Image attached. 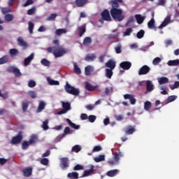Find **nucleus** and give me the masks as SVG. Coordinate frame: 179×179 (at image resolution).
<instances>
[{"mask_svg": "<svg viewBox=\"0 0 179 179\" xmlns=\"http://www.w3.org/2000/svg\"><path fill=\"white\" fill-rule=\"evenodd\" d=\"M53 44L55 45L48 48L47 52H52L55 58H60V57H64L65 54H68V50L59 45V41L58 40L53 41Z\"/></svg>", "mask_w": 179, "mask_h": 179, "instance_id": "f257e3e1", "label": "nucleus"}, {"mask_svg": "<svg viewBox=\"0 0 179 179\" xmlns=\"http://www.w3.org/2000/svg\"><path fill=\"white\" fill-rule=\"evenodd\" d=\"M112 2V8L110 9V13L113 19L117 22H122V20L125 19V16L122 14V9L118 8H120L119 3H117L115 1Z\"/></svg>", "mask_w": 179, "mask_h": 179, "instance_id": "f03ea898", "label": "nucleus"}, {"mask_svg": "<svg viewBox=\"0 0 179 179\" xmlns=\"http://www.w3.org/2000/svg\"><path fill=\"white\" fill-rule=\"evenodd\" d=\"M124 157V153L119 151L118 152H115L114 154L113 159H110L108 162L109 166H117V164H120V158Z\"/></svg>", "mask_w": 179, "mask_h": 179, "instance_id": "7ed1b4c3", "label": "nucleus"}, {"mask_svg": "<svg viewBox=\"0 0 179 179\" xmlns=\"http://www.w3.org/2000/svg\"><path fill=\"white\" fill-rule=\"evenodd\" d=\"M101 19H100L99 20V22H100V23H104V20L106 22H111V15H110V11L107 9H105L102 11L101 14Z\"/></svg>", "mask_w": 179, "mask_h": 179, "instance_id": "20e7f679", "label": "nucleus"}, {"mask_svg": "<svg viewBox=\"0 0 179 179\" xmlns=\"http://www.w3.org/2000/svg\"><path fill=\"white\" fill-rule=\"evenodd\" d=\"M65 90L69 94H73V96H78L80 93L79 90L71 86L69 83L66 84Z\"/></svg>", "mask_w": 179, "mask_h": 179, "instance_id": "39448f33", "label": "nucleus"}, {"mask_svg": "<svg viewBox=\"0 0 179 179\" xmlns=\"http://www.w3.org/2000/svg\"><path fill=\"white\" fill-rule=\"evenodd\" d=\"M22 141H23V132L19 131L17 136L12 138L11 143L12 145H17L20 143Z\"/></svg>", "mask_w": 179, "mask_h": 179, "instance_id": "423d86ee", "label": "nucleus"}, {"mask_svg": "<svg viewBox=\"0 0 179 179\" xmlns=\"http://www.w3.org/2000/svg\"><path fill=\"white\" fill-rule=\"evenodd\" d=\"M63 109L58 112V115H61V114H66L69 110H71V103L69 102H62Z\"/></svg>", "mask_w": 179, "mask_h": 179, "instance_id": "0eeeda50", "label": "nucleus"}, {"mask_svg": "<svg viewBox=\"0 0 179 179\" xmlns=\"http://www.w3.org/2000/svg\"><path fill=\"white\" fill-rule=\"evenodd\" d=\"M60 167L63 170H66L69 167V159L68 157H62L60 159Z\"/></svg>", "mask_w": 179, "mask_h": 179, "instance_id": "6e6552de", "label": "nucleus"}, {"mask_svg": "<svg viewBox=\"0 0 179 179\" xmlns=\"http://www.w3.org/2000/svg\"><path fill=\"white\" fill-rule=\"evenodd\" d=\"M22 173L24 177H31V174H33V168L30 166L24 168L22 171Z\"/></svg>", "mask_w": 179, "mask_h": 179, "instance_id": "1a4fd4ad", "label": "nucleus"}, {"mask_svg": "<svg viewBox=\"0 0 179 179\" xmlns=\"http://www.w3.org/2000/svg\"><path fill=\"white\" fill-rule=\"evenodd\" d=\"M150 72V67H149L148 65H144L141 67V69L138 71V75H148V73Z\"/></svg>", "mask_w": 179, "mask_h": 179, "instance_id": "9d476101", "label": "nucleus"}, {"mask_svg": "<svg viewBox=\"0 0 179 179\" xmlns=\"http://www.w3.org/2000/svg\"><path fill=\"white\" fill-rule=\"evenodd\" d=\"M124 100H129L131 104L133 106L136 104V99H135V96L129 94H126L124 95Z\"/></svg>", "mask_w": 179, "mask_h": 179, "instance_id": "9b49d317", "label": "nucleus"}, {"mask_svg": "<svg viewBox=\"0 0 179 179\" xmlns=\"http://www.w3.org/2000/svg\"><path fill=\"white\" fill-rule=\"evenodd\" d=\"M120 66L124 71H129V69H131V66H132V63L131 62H122L120 64Z\"/></svg>", "mask_w": 179, "mask_h": 179, "instance_id": "f8f14e48", "label": "nucleus"}, {"mask_svg": "<svg viewBox=\"0 0 179 179\" xmlns=\"http://www.w3.org/2000/svg\"><path fill=\"white\" fill-rule=\"evenodd\" d=\"M17 44L18 45H20V47H22L24 50H26V48L29 47V45L27 44V43L24 41V40L22 37H18Z\"/></svg>", "mask_w": 179, "mask_h": 179, "instance_id": "ddd939ff", "label": "nucleus"}, {"mask_svg": "<svg viewBox=\"0 0 179 179\" xmlns=\"http://www.w3.org/2000/svg\"><path fill=\"white\" fill-rule=\"evenodd\" d=\"M135 131H136V129H135V127L131 126V125L127 126L124 129V131L126 135H132V134H134V132H135Z\"/></svg>", "mask_w": 179, "mask_h": 179, "instance_id": "4468645a", "label": "nucleus"}, {"mask_svg": "<svg viewBox=\"0 0 179 179\" xmlns=\"http://www.w3.org/2000/svg\"><path fill=\"white\" fill-rule=\"evenodd\" d=\"M116 64L117 63L115 62V61H114L113 59H109L105 64V66H106V68H109V69L114 70V69H115Z\"/></svg>", "mask_w": 179, "mask_h": 179, "instance_id": "2eb2a0df", "label": "nucleus"}, {"mask_svg": "<svg viewBox=\"0 0 179 179\" xmlns=\"http://www.w3.org/2000/svg\"><path fill=\"white\" fill-rule=\"evenodd\" d=\"M170 22H171V17L168 15L162 22V23L158 27V29H163V27H166V26H167Z\"/></svg>", "mask_w": 179, "mask_h": 179, "instance_id": "dca6fc26", "label": "nucleus"}, {"mask_svg": "<svg viewBox=\"0 0 179 179\" xmlns=\"http://www.w3.org/2000/svg\"><path fill=\"white\" fill-rule=\"evenodd\" d=\"M34 59V53H31L28 57H26L24 59V66H28L29 64H31V61Z\"/></svg>", "mask_w": 179, "mask_h": 179, "instance_id": "f3484780", "label": "nucleus"}, {"mask_svg": "<svg viewBox=\"0 0 179 179\" xmlns=\"http://www.w3.org/2000/svg\"><path fill=\"white\" fill-rule=\"evenodd\" d=\"M94 71V68L92 66H87L85 68V73L86 76H90L92 75V72Z\"/></svg>", "mask_w": 179, "mask_h": 179, "instance_id": "a211bd4d", "label": "nucleus"}, {"mask_svg": "<svg viewBox=\"0 0 179 179\" xmlns=\"http://www.w3.org/2000/svg\"><path fill=\"white\" fill-rule=\"evenodd\" d=\"M89 0H76L75 3L78 8H83L86 3H87Z\"/></svg>", "mask_w": 179, "mask_h": 179, "instance_id": "6ab92c4d", "label": "nucleus"}, {"mask_svg": "<svg viewBox=\"0 0 179 179\" xmlns=\"http://www.w3.org/2000/svg\"><path fill=\"white\" fill-rule=\"evenodd\" d=\"M78 31L80 37H82L86 33V25L83 24L78 28Z\"/></svg>", "mask_w": 179, "mask_h": 179, "instance_id": "aec40b11", "label": "nucleus"}, {"mask_svg": "<svg viewBox=\"0 0 179 179\" xmlns=\"http://www.w3.org/2000/svg\"><path fill=\"white\" fill-rule=\"evenodd\" d=\"M68 134H71V128H69V127H66L64 130V134L59 135L58 138H59V139H62V138H65Z\"/></svg>", "mask_w": 179, "mask_h": 179, "instance_id": "412c9836", "label": "nucleus"}, {"mask_svg": "<svg viewBox=\"0 0 179 179\" xmlns=\"http://www.w3.org/2000/svg\"><path fill=\"white\" fill-rule=\"evenodd\" d=\"M146 89L147 92H145V94H148V92H152L153 90V84H152V81L147 80L146 81Z\"/></svg>", "mask_w": 179, "mask_h": 179, "instance_id": "4be33fe9", "label": "nucleus"}, {"mask_svg": "<svg viewBox=\"0 0 179 179\" xmlns=\"http://www.w3.org/2000/svg\"><path fill=\"white\" fill-rule=\"evenodd\" d=\"M85 89L88 90V92H94V90H96V87L93 86L89 82H85Z\"/></svg>", "mask_w": 179, "mask_h": 179, "instance_id": "5701e85b", "label": "nucleus"}, {"mask_svg": "<svg viewBox=\"0 0 179 179\" xmlns=\"http://www.w3.org/2000/svg\"><path fill=\"white\" fill-rule=\"evenodd\" d=\"M169 66H179V59L169 60L167 62Z\"/></svg>", "mask_w": 179, "mask_h": 179, "instance_id": "b1692460", "label": "nucleus"}, {"mask_svg": "<svg viewBox=\"0 0 179 179\" xmlns=\"http://www.w3.org/2000/svg\"><path fill=\"white\" fill-rule=\"evenodd\" d=\"M120 171H118V169H113V170H110V171H108L107 173H106V176L108 177H115V176H117V174H118V172Z\"/></svg>", "mask_w": 179, "mask_h": 179, "instance_id": "393cba45", "label": "nucleus"}, {"mask_svg": "<svg viewBox=\"0 0 179 179\" xmlns=\"http://www.w3.org/2000/svg\"><path fill=\"white\" fill-rule=\"evenodd\" d=\"M66 121L69 124V127H71V128H73V129H79L80 128V125H76L69 119H66Z\"/></svg>", "mask_w": 179, "mask_h": 179, "instance_id": "a878e982", "label": "nucleus"}, {"mask_svg": "<svg viewBox=\"0 0 179 179\" xmlns=\"http://www.w3.org/2000/svg\"><path fill=\"white\" fill-rule=\"evenodd\" d=\"M135 17H136V20L138 24H142V23H143V21L145 20V17H143L139 14L135 15Z\"/></svg>", "mask_w": 179, "mask_h": 179, "instance_id": "bb28decb", "label": "nucleus"}, {"mask_svg": "<svg viewBox=\"0 0 179 179\" xmlns=\"http://www.w3.org/2000/svg\"><path fill=\"white\" fill-rule=\"evenodd\" d=\"M67 177L68 178H71V179H78L79 178V173H78V172L69 173L67 174Z\"/></svg>", "mask_w": 179, "mask_h": 179, "instance_id": "cd10ccee", "label": "nucleus"}, {"mask_svg": "<svg viewBox=\"0 0 179 179\" xmlns=\"http://www.w3.org/2000/svg\"><path fill=\"white\" fill-rule=\"evenodd\" d=\"M45 102H44L43 101H41L40 103H39V105L38 106V108H37V113H41V111H43V110H44L45 108Z\"/></svg>", "mask_w": 179, "mask_h": 179, "instance_id": "c85d7f7f", "label": "nucleus"}, {"mask_svg": "<svg viewBox=\"0 0 179 179\" xmlns=\"http://www.w3.org/2000/svg\"><path fill=\"white\" fill-rule=\"evenodd\" d=\"M9 62V56L4 55L0 58V65H3V64H8Z\"/></svg>", "mask_w": 179, "mask_h": 179, "instance_id": "c756f323", "label": "nucleus"}, {"mask_svg": "<svg viewBox=\"0 0 179 179\" xmlns=\"http://www.w3.org/2000/svg\"><path fill=\"white\" fill-rule=\"evenodd\" d=\"M94 162L96 163H100V162H104L106 160V156L104 155H100L98 157L94 158Z\"/></svg>", "mask_w": 179, "mask_h": 179, "instance_id": "7c9ffc66", "label": "nucleus"}, {"mask_svg": "<svg viewBox=\"0 0 179 179\" xmlns=\"http://www.w3.org/2000/svg\"><path fill=\"white\" fill-rule=\"evenodd\" d=\"M95 58H96V55L94 54L87 55L85 57V61H87V62H90L92 61H94Z\"/></svg>", "mask_w": 179, "mask_h": 179, "instance_id": "2f4dec72", "label": "nucleus"}, {"mask_svg": "<svg viewBox=\"0 0 179 179\" xmlns=\"http://www.w3.org/2000/svg\"><path fill=\"white\" fill-rule=\"evenodd\" d=\"M159 85H166V83H169V78L167 77H161L158 78Z\"/></svg>", "mask_w": 179, "mask_h": 179, "instance_id": "473e14b6", "label": "nucleus"}, {"mask_svg": "<svg viewBox=\"0 0 179 179\" xmlns=\"http://www.w3.org/2000/svg\"><path fill=\"white\" fill-rule=\"evenodd\" d=\"M37 141H38V137L35 134H33L31 136L29 142L31 145H35L37 143Z\"/></svg>", "mask_w": 179, "mask_h": 179, "instance_id": "72a5a7b5", "label": "nucleus"}, {"mask_svg": "<svg viewBox=\"0 0 179 179\" xmlns=\"http://www.w3.org/2000/svg\"><path fill=\"white\" fill-rule=\"evenodd\" d=\"M19 54V50L16 48H12L9 50V55L10 57H17V55Z\"/></svg>", "mask_w": 179, "mask_h": 179, "instance_id": "f704fd0d", "label": "nucleus"}, {"mask_svg": "<svg viewBox=\"0 0 179 179\" xmlns=\"http://www.w3.org/2000/svg\"><path fill=\"white\" fill-rule=\"evenodd\" d=\"M113 70H112L110 69H105L106 77L108 78V79H111V78H113Z\"/></svg>", "mask_w": 179, "mask_h": 179, "instance_id": "c9c22d12", "label": "nucleus"}, {"mask_svg": "<svg viewBox=\"0 0 179 179\" xmlns=\"http://www.w3.org/2000/svg\"><path fill=\"white\" fill-rule=\"evenodd\" d=\"M73 71L74 73H76V75H80V73H82L80 68H79V66H78V64L76 63L73 64Z\"/></svg>", "mask_w": 179, "mask_h": 179, "instance_id": "e433bc0d", "label": "nucleus"}, {"mask_svg": "<svg viewBox=\"0 0 179 179\" xmlns=\"http://www.w3.org/2000/svg\"><path fill=\"white\" fill-rule=\"evenodd\" d=\"M30 145H31L30 143V141H24L22 143V149L23 150H27V149H29V147L30 146Z\"/></svg>", "mask_w": 179, "mask_h": 179, "instance_id": "4c0bfd02", "label": "nucleus"}, {"mask_svg": "<svg viewBox=\"0 0 179 179\" xmlns=\"http://www.w3.org/2000/svg\"><path fill=\"white\" fill-rule=\"evenodd\" d=\"M83 45H90L92 44V38L87 36L84 38L83 42Z\"/></svg>", "mask_w": 179, "mask_h": 179, "instance_id": "58836bf2", "label": "nucleus"}, {"mask_svg": "<svg viewBox=\"0 0 179 179\" xmlns=\"http://www.w3.org/2000/svg\"><path fill=\"white\" fill-rule=\"evenodd\" d=\"M48 84L50 85V86H58L59 85V82L57 80H54L52 79L48 78L47 79Z\"/></svg>", "mask_w": 179, "mask_h": 179, "instance_id": "ea45409f", "label": "nucleus"}, {"mask_svg": "<svg viewBox=\"0 0 179 179\" xmlns=\"http://www.w3.org/2000/svg\"><path fill=\"white\" fill-rule=\"evenodd\" d=\"M148 29H156L155 25V18H151V20L148 22Z\"/></svg>", "mask_w": 179, "mask_h": 179, "instance_id": "a19ab883", "label": "nucleus"}, {"mask_svg": "<svg viewBox=\"0 0 179 179\" xmlns=\"http://www.w3.org/2000/svg\"><path fill=\"white\" fill-rule=\"evenodd\" d=\"M27 108H29V101L24 100L22 101V111L26 113V111H27Z\"/></svg>", "mask_w": 179, "mask_h": 179, "instance_id": "79ce46f5", "label": "nucleus"}, {"mask_svg": "<svg viewBox=\"0 0 179 179\" xmlns=\"http://www.w3.org/2000/svg\"><path fill=\"white\" fill-rule=\"evenodd\" d=\"M151 108H152V102L146 101L144 103V110H145V111H149V110H150Z\"/></svg>", "mask_w": 179, "mask_h": 179, "instance_id": "37998d69", "label": "nucleus"}, {"mask_svg": "<svg viewBox=\"0 0 179 179\" xmlns=\"http://www.w3.org/2000/svg\"><path fill=\"white\" fill-rule=\"evenodd\" d=\"M68 33V31L65 29H59L56 30V36H62V34H65Z\"/></svg>", "mask_w": 179, "mask_h": 179, "instance_id": "c03bdc74", "label": "nucleus"}, {"mask_svg": "<svg viewBox=\"0 0 179 179\" xmlns=\"http://www.w3.org/2000/svg\"><path fill=\"white\" fill-rule=\"evenodd\" d=\"M82 148L79 145H74L71 149V151L75 152L76 153H79V152H80Z\"/></svg>", "mask_w": 179, "mask_h": 179, "instance_id": "a18cd8bd", "label": "nucleus"}, {"mask_svg": "<svg viewBox=\"0 0 179 179\" xmlns=\"http://www.w3.org/2000/svg\"><path fill=\"white\" fill-rule=\"evenodd\" d=\"M4 17L6 22H12V20H13V19L15 18V17L12 14H6Z\"/></svg>", "mask_w": 179, "mask_h": 179, "instance_id": "49530a36", "label": "nucleus"}, {"mask_svg": "<svg viewBox=\"0 0 179 179\" xmlns=\"http://www.w3.org/2000/svg\"><path fill=\"white\" fill-rule=\"evenodd\" d=\"M27 95L31 97V99H36L37 97V92L36 91H29L27 92Z\"/></svg>", "mask_w": 179, "mask_h": 179, "instance_id": "de8ad7c7", "label": "nucleus"}, {"mask_svg": "<svg viewBox=\"0 0 179 179\" xmlns=\"http://www.w3.org/2000/svg\"><path fill=\"white\" fill-rule=\"evenodd\" d=\"M92 173H93V167L92 169H90L89 170L84 171L83 177H88V176L93 174Z\"/></svg>", "mask_w": 179, "mask_h": 179, "instance_id": "09e8293b", "label": "nucleus"}, {"mask_svg": "<svg viewBox=\"0 0 179 179\" xmlns=\"http://www.w3.org/2000/svg\"><path fill=\"white\" fill-rule=\"evenodd\" d=\"M122 45H121V43H118L117 45L115 48V51L116 54H121L122 52Z\"/></svg>", "mask_w": 179, "mask_h": 179, "instance_id": "8fccbe9b", "label": "nucleus"}, {"mask_svg": "<svg viewBox=\"0 0 179 179\" xmlns=\"http://www.w3.org/2000/svg\"><path fill=\"white\" fill-rule=\"evenodd\" d=\"M41 64L43 65V66H50V65L51 64L50 61H48L47 59H42V60L41 61Z\"/></svg>", "mask_w": 179, "mask_h": 179, "instance_id": "3c124183", "label": "nucleus"}, {"mask_svg": "<svg viewBox=\"0 0 179 179\" xmlns=\"http://www.w3.org/2000/svg\"><path fill=\"white\" fill-rule=\"evenodd\" d=\"M28 24H29V27H28L29 31L30 34H33V30L34 29V24L31 22H29Z\"/></svg>", "mask_w": 179, "mask_h": 179, "instance_id": "603ef678", "label": "nucleus"}, {"mask_svg": "<svg viewBox=\"0 0 179 179\" xmlns=\"http://www.w3.org/2000/svg\"><path fill=\"white\" fill-rule=\"evenodd\" d=\"M143 36H145V31L143 29H141L138 32H137V38H143Z\"/></svg>", "mask_w": 179, "mask_h": 179, "instance_id": "864d4df0", "label": "nucleus"}, {"mask_svg": "<svg viewBox=\"0 0 179 179\" xmlns=\"http://www.w3.org/2000/svg\"><path fill=\"white\" fill-rule=\"evenodd\" d=\"M42 128L44 129V131H47V129H49L50 127H48V120H45L42 124Z\"/></svg>", "mask_w": 179, "mask_h": 179, "instance_id": "5fc2aeb1", "label": "nucleus"}, {"mask_svg": "<svg viewBox=\"0 0 179 179\" xmlns=\"http://www.w3.org/2000/svg\"><path fill=\"white\" fill-rule=\"evenodd\" d=\"M1 12H2L3 15H6V13H10V12H12V8H1Z\"/></svg>", "mask_w": 179, "mask_h": 179, "instance_id": "6e6d98bb", "label": "nucleus"}, {"mask_svg": "<svg viewBox=\"0 0 179 179\" xmlns=\"http://www.w3.org/2000/svg\"><path fill=\"white\" fill-rule=\"evenodd\" d=\"M57 16H58V15H57V13H52V14H50V15L47 18V20H49V21L55 20V19H57Z\"/></svg>", "mask_w": 179, "mask_h": 179, "instance_id": "4d7b16f0", "label": "nucleus"}, {"mask_svg": "<svg viewBox=\"0 0 179 179\" xmlns=\"http://www.w3.org/2000/svg\"><path fill=\"white\" fill-rule=\"evenodd\" d=\"M162 62V59L160 57H155L153 60H152V64L154 65H159V64H160Z\"/></svg>", "mask_w": 179, "mask_h": 179, "instance_id": "13d9d810", "label": "nucleus"}, {"mask_svg": "<svg viewBox=\"0 0 179 179\" xmlns=\"http://www.w3.org/2000/svg\"><path fill=\"white\" fill-rule=\"evenodd\" d=\"M36 13V6H33L31 9L27 10V15H31Z\"/></svg>", "mask_w": 179, "mask_h": 179, "instance_id": "bf43d9fd", "label": "nucleus"}, {"mask_svg": "<svg viewBox=\"0 0 179 179\" xmlns=\"http://www.w3.org/2000/svg\"><path fill=\"white\" fill-rule=\"evenodd\" d=\"M177 99V96L176 95H172V96H169L167 99V101L168 103H171L173 101H174L175 100Z\"/></svg>", "mask_w": 179, "mask_h": 179, "instance_id": "052dcab7", "label": "nucleus"}, {"mask_svg": "<svg viewBox=\"0 0 179 179\" xmlns=\"http://www.w3.org/2000/svg\"><path fill=\"white\" fill-rule=\"evenodd\" d=\"M73 170H74V171H78L79 170H83V166L80 165V164H77L73 168Z\"/></svg>", "mask_w": 179, "mask_h": 179, "instance_id": "680f3d73", "label": "nucleus"}, {"mask_svg": "<svg viewBox=\"0 0 179 179\" xmlns=\"http://www.w3.org/2000/svg\"><path fill=\"white\" fill-rule=\"evenodd\" d=\"M13 73L17 78H18L19 76H22V73H20V70L17 68H15Z\"/></svg>", "mask_w": 179, "mask_h": 179, "instance_id": "e2e57ef3", "label": "nucleus"}, {"mask_svg": "<svg viewBox=\"0 0 179 179\" xmlns=\"http://www.w3.org/2000/svg\"><path fill=\"white\" fill-rule=\"evenodd\" d=\"M48 159L47 158H43L41 159V164H42L43 166H48Z\"/></svg>", "mask_w": 179, "mask_h": 179, "instance_id": "0e129e2a", "label": "nucleus"}, {"mask_svg": "<svg viewBox=\"0 0 179 179\" xmlns=\"http://www.w3.org/2000/svg\"><path fill=\"white\" fill-rule=\"evenodd\" d=\"M96 118L97 117L94 115H90L88 117V120H89L90 122H94V121H96Z\"/></svg>", "mask_w": 179, "mask_h": 179, "instance_id": "69168bd1", "label": "nucleus"}, {"mask_svg": "<svg viewBox=\"0 0 179 179\" xmlns=\"http://www.w3.org/2000/svg\"><path fill=\"white\" fill-rule=\"evenodd\" d=\"M131 33H132V29L131 28H128L126 29V31L124 32V36H131Z\"/></svg>", "mask_w": 179, "mask_h": 179, "instance_id": "338daca9", "label": "nucleus"}, {"mask_svg": "<svg viewBox=\"0 0 179 179\" xmlns=\"http://www.w3.org/2000/svg\"><path fill=\"white\" fill-rule=\"evenodd\" d=\"M29 87H35L36 86V83L33 80H30L29 83H28Z\"/></svg>", "mask_w": 179, "mask_h": 179, "instance_id": "774afa93", "label": "nucleus"}]
</instances>
